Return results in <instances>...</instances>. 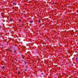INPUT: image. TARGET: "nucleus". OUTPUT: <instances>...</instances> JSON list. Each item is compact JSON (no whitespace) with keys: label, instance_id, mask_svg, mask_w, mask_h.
<instances>
[{"label":"nucleus","instance_id":"f257e3e1","mask_svg":"<svg viewBox=\"0 0 78 78\" xmlns=\"http://www.w3.org/2000/svg\"><path fill=\"white\" fill-rule=\"evenodd\" d=\"M12 48L13 50H16V49L17 48V47L16 46H12Z\"/></svg>","mask_w":78,"mask_h":78},{"label":"nucleus","instance_id":"f03ea898","mask_svg":"<svg viewBox=\"0 0 78 78\" xmlns=\"http://www.w3.org/2000/svg\"><path fill=\"white\" fill-rule=\"evenodd\" d=\"M13 5L15 6H16V5H17V4L15 2H14L13 3Z\"/></svg>","mask_w":78,"mask_h":78},{"label":"nucleus","instance_id":"7ed1b4c3","mask_svg":"<svg viewBox=\"0 0 78 78\" xmlns=\"http://www.w3.org/2000/svg\"><path fill=\"white\" fill-rule=\"evenodd\" d=\"M30 23H33V21H30Z\"/></svg>","mask_w":78,"mask_h":78},{"label":"nucleus","instance_id":"20e7f679","mask_svg":"<svg viewBox=\"0 0 78 78\" xmlns=\"http://www.w3.org/2000/svg\"><path fill=\"white\" fill-rule=\"evenodd\" d=\"M24 64H27V62L25 61H24Z\"/></svg>","mask_w":78,"mask_h":78},{"label":"nucleus","instance_id":"39448f33","mask_svg":"<svg viewBox=\"0 0 78 78\" xmlns=\"http://www.w3.org/2000/svg\"><path fill=\"white\" fill-rule=\"evenodd\" d=\"M2 68H3V69H4V70H5V66H3Z\"/></svg>","mask_w":78,"mask_h":78},{"label":"nucleus","instance_id":"423d86ee","mask_svg":"<svg viewBox=\"0 0 78 78\" xmlns=\"http://www.w3.org/2000/svg\"><path fill=\"white\" fill-rule=\"evenodd\" d=\"M27 69H25V71H27Z\"/></svg>","mask_w":78,"mask_h":78},{"label":"nucleus","instance_id":"0eeeda50","mask_svg":"<svg viewBox=\"0 0 78 78\" xmlns=\"http://www.w3.org/2000/svg\"><path fill=\"white\" fill-rule=\"evenodd\" d=\"M20 71H18V74H20Z\"/></svg>","mask_w":78,"mask_h":78},{"label":"nucleus","instance_id":"6e6552de","mask_svg":"<svg viewBox=\"0 0 78 78\" xmlns=\"http://www.w3.org/2000/svg\"><path fill=\"white\" fill-rule=\"evenodd\" d=\"M12 20H10V21L12 22Z\"/></svg>","mask_w":78,"mask_h":78},{"label":"nucleus","instance_id":"1a4fd4ad","mask_svg":"<svg viewBox=\"0 0 78 78\" xmlns=\"http://www.w3.org/2000/svg\"><path fill=\"white\" fill-rule=\"evenodd\" d=\"M39 22H41V21L40 20H38Z\"/></svg>","mask_w":78,"mask_h":78},{"label":"nucleus","instance_id":"9d476101","mask_svg":"<svg viewBox=\"0 0 78 78\" xmlns=\"http://www.w3.org/2000/svg\"><path fill=\"white\" fill-rule=\"evenodd\" d=\"M15 51H16V50H14V53H16Z\"/></svg>","mask_w":78,"mask_h":78},{"label":"nucleus","instance_id":"9b49d317","mask_svg":"<svg viewBox=\"0 0 78 78\" xmlns=\"http://www.w3.org/2000/svg\"><path fill=\"white\" fill-rule=\"evenodd\" d=\"M76 59H78V58H76Z\"/></svg>","mask_w":78,"mask_h":78},{"label":"nucleus","instance_id":"f8f14e48","mask_svg":"<svg viewBox=\"0 0 78 78\" xmlns=\"http://www.w3.org/2000/svg\"><path fill=\"white\" fill-rule=\"evenodd\" d=\"M17 61V59L15 60V61Z\"/></svg>","mask_w":78,"mask_h":78},{"label":"nucleus","instance_id":"ddd939ff","mask_svg":"<svg viewBox=\"0 0 78 78\" xmlns=\"http://www.w3.org/2000/svg\"><path fill=\"white\" fill-rule=\"evenodd\" d=\"M9 51H12V50H10Z\"/></svg>","mask_w":78,"mask_h":78},{"label":"nucleus","instance_id":"4468645a","mask_svg":"<svg viewBox=\"0 0 78 78\" xmlns=\"http://www.w3.org/2000/svg\"><path fill=\"white\" fill-rule=\"evenodd\" d=\"M55 3V2H53V5H54V4H55V3Z\"/></svg>","mask_w":78,"mask_h":78},{"label":"nucleus","instance_id":"2eb2a0df","mask_svg":"<svg viewBox=\"0 0 78 78\" xmlns=\"http://www.w3.org/2000/svg\"><path fill=\"white\" fill-rule=\"evenodd\" d=\"M19 21H20H20H21V20H19Z\"/></svg>","mask_w":78,"mask_h":78},{"label":"nucleus","instance_id":"dca6fc26","mask_svg":"<svg viewBox=\"0 0 78 78\" xmlns=\"http://www.w3.org/2000/svg\"><path fill=\"white\" fill-rule=\"evenodd\" d=\"M22 25H24V24H22Z\"/></svg>","mask_w":78,"mask_h":78},{"label":"nucleus","instance_id":"f3484780","mask_svg":"<svg viewBox=\"0 0 78 78\" xmlns=\"http://www.w3.org/2000/svg\"><path fill=\"white\" fill-rule=\"evenodd\" d=\"M1 27H2L0 26V28H1Z\"/></svg>","mask_w":78,"mask_h":78},{"label":"nucleus","instance_id":"a211bd4d","mask_svg":"<svg viewBox=\"0 0 78 78\" xmlns=\"http://www.w3.org/2000/svg\"><path fill=\"white\" fill-rule=\"evenodd\" d=\"M22 61H23V60H22Z\"/></svg>","mask_w":78,"mask_h":78},{"label":"nucleus","instance_id":"6ab92c4d","mask_svg":"<svg viewBox=\"0 0 78 78\" xmlns=\"http://www.w3.org/2000/svg\"><path fill=\"white\" fill-rule=\"evenodd\" d=\"M8 49V50H9V49Z\"/></svg>","mask_w":78,"mask_h":78},{"label":"nucleus","instance_id":"aec40b11","mask_svg":"<svg viewBox=\"0 0 78 78\" xmlns=\"http://www.w3.org/2000/svg\"><path fill=\"white\" fill-rule=\"evenodd\" d=\"M27 67H26V68H27Z\"/></svg>","mask_w":78,"mask_h":78},{"label":"nucleus","instance_id":"412c9836","mask_svg":"<svg viewBox=\"0 0 78 78\" xmlns=\"http://www.w3.org/2000/svg\"><path fill=\"white\" fill-rule=\"evenodd\" d=\"M0 37H1V36H0Z\"/></svg>","mask_w":78,"mask_h":78}]
</instances>
